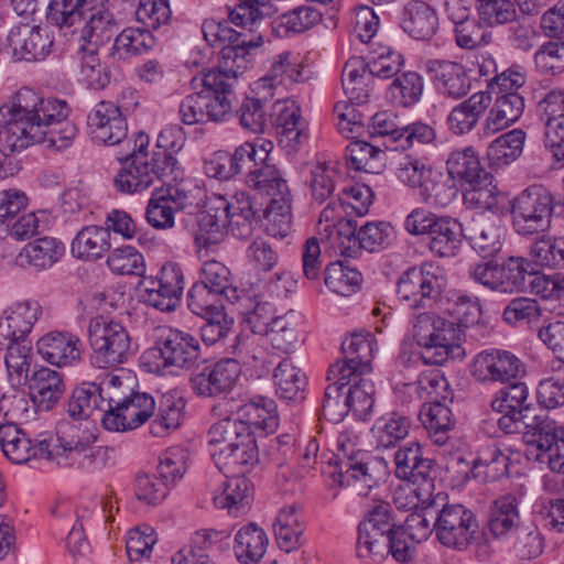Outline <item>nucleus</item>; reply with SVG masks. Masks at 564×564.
Here are the masks:
<instances>
[{
    "mask_svg": "<svg viewBox=\"0 0 564 564\" xmlns=\"http://www.w3.org/2000/svg\"><path fill=\"white\" fill-rule=\"evenodd\" d=\"M437 541L446 547L463 551L481 536L476 514L463 505H445L433 524Z\"/></svg>",
    "mask_w": 564,
    "mask_h": 564,
    "instance_id": "14",
    "label": "nucleus"
},
{
    "mask_svg": "<svg viewBox=\"0 0 564 564\" xmlns=\"http://www.w3.org/2000/svg\"><path fill=\"white\" fill-rule=\"evenodd\" d=\"M68 113L64 100L44 98L23 87L0 107V144L4 151H22L33 143L67 149L77 133L75 124L66 120Z\"/></svg>",
    "mask_w": 564,
    "mask_h": 564,
    "instance_id": "1",
    "label": "nucleus"
},
{
    "mask_svg": "<svg viewBox=\"0 0 564 564\" xmlns=\"http://www.w3.org/2000/svg\"><path fill=\"white\" fill-rule=\"evenodd\" d=\"M82 341L70 333L51 332L36 343L37 352L48 364L57 367L72 366L80 360Z\"/></svg>",
    "mask_w": 564,
    "mask_h": 564,
    "instance_id": "27",
    "label": "nucleus"
},
{
    "mask_svg": "<svg viewBox=\"0 0 564 564\" xmlns=\"http://www.w3.org/2000/svg\"><path fill=\"white\" fill-rule=\"evenodd\" d=\"M117 159L122 163L113 178L115 187L124 194L141 193L153 185L155 173L150 167L148 148L150 138L143 132L134 134L133 141H127Z\"/></svg>",
    "mask_w": 564,
    "mask_h": 564,
    "instance_id": "9",
    "label": "nucleus"
},
{
    "mask_svg": "<svg viewBox=\"0 0 564 564\" xmlns=\"http://www.w3.org/2000/svg\"><path fill=\"white\" fill-rule=\"evenodd\" d=\"M501 220L497 216L480 215L473 218L465 237L475 249L495 251L500 248Z\"/></svg>",
    "mask_w": 564,
    "mask_h": 564,
    "instance_id": "49",
    "label": "nucleus"
},
{
    "mask_svg": "<svg viewBox=\"0 0 564 564\" xmlns=\"http://www.w3.org/2000/svg\"><path fill=\"white\" fill-rule=\"evenodd\" d=\"M404 228L412 235H430L429 247L440 257H454L465 237L458 220L423 208H415L406 216Z\"/></svg>",
    "mask_w": 564,
    "mask_h": 564,
    "instance_id": "7",
    "label": "nucleus"
},
{
    "mask_svg": "<svg viewBox=\"0 0 564 564\" xmlns=\"http://www.w3.org/2000/svg\"><path fill=\"white\" fill-rule=\"evenodd\" d=\"M387 475L388 466L383 458L358 452L340 459L338 473L333 477L339 486H351L359 496H367Z\"/></svg>",
    "mask_w": 564,
    "mask_h": 564,
    "instance_id": "17",
    "label": "nucleus"
},
{
    "mask_svg": "<svg viewBox=\"0 0 564 564\" xmlns=\"http://www.w3.org/2000/svg\"><path fill=\"white\" fill-rule=\"evenodd\" d=\"M457 193L455 180L449 174L436 170L427 174L420 189L423 202L435 207L448 206L456 198Z\"/></svg>",
    "mask_w": 564,
    "mask_h": 564,
    "instance_id": "52",
    "label": "nucleus"
},
{
    "mask_svg": "<svg viewBox=\"0 0 564 564\" xmlns=\"http://www.w3.org/2000/svg\"><path fill=\"white\" fill-rule=\"evenodd\" d=\"M395 527L390 505L387 502L375 505L368 511L367 518L359 523L357 556L367 564H376L384 560L387 535Z\"/></svg>",
    "mask_w": 564,
    "mask_h": 564,
    "instance_id": "15",
    "label": "nucleus"
},
{
    "mask_svg": "<svg viewBox=\"0 0 564 564\" xmlns=\"http://www.w3.org/2000/svg\"><path fill=\"white\" fill-rule=\"evenodd\" d=\"M350 379V383L344 389L348 411L356 417L365 420L375 404V384L364 376Z\"/></svg>",
    "mask_w": 564,
    "mask_h": 564,
    "instance_id": "55",
    "label": "nucleus"
},
{
    "mask_svg": "<svg viewBox=\"0 0 564 564\" xmlns=\"http://www.w3.org/2000/svg\"><path fill=\"white\" fill-rule=\"evenodd\" d=\"M373 338L370 333H352L341 344L345 356L330 369V375H340L341 380L369 375L372 371Z\"/></svg>",
    "mask_w": 564,
    "mask_h": 564,
    "instance_id": "21",
    "label": "nucleus"
},
{
    "mask_svg": "<svg viewBox=\"0 0 564 564\" xmlns=\"http://www.w3.org/2000/svg\"><path fill=\"white\" fill-rule=\"evenodd\" d=\"M26 381L32 401L42 410H51L64 392L59 373L46 367L36 370Z\"/></svg>",
    "mask_w": 564,
    "mask_h": 564,
    "instance_id": "37",
    "label": "nucleus"
},
{
    "mask_svg": "<svg viewBox=\"0 0 564 564\" xmlns=\"http://www.w3.org/2000/svg\"><path fill=\"white\" fill-rule=\"evenodd\" d=\"M250 188L270 197L264 209L268 231L274 237H285L291 225V194L281 171L272 162L270 151L267 160H259L245 182Z\"/></svg>",
    "mask_w": 564,
    "mask_h": 564,
    "instance_id": "5",
    "label": "nucleus"
},
{
    "mask_svg": "<svg viewBox=\"0 0 564 564\" xmlns=\"http://www.w3.org/2000/svg\"><path fill=\"white\" fill-rule=\"evenodd\" d=\"M13 56L19 61L44 59L51 52L53 40L45 29L22 24L13 28L8 36Z\"/></svg>",
    "mask_w": 564,
    "mask_h": 564,
    "instance_id": "24",
    "label": "nucleus"
},
{
    "mask_svg": "<svg viewBox=\"0 0 564 564\" xmlns=\"http://www.w3.org/2000/svg\"><path fill=\"white\" fill-rule=\"evenodd\" d=\"M88 338L93 349V364L98 368L122 364L130 354L131 339L127 329L120 323L104 316L90 319Z\"/></svg>",
    "mask_w": 564,
    "mask_h": 564,
    "instance_id": "10",
    "label": "nucleus"
},
{
    "mask_svg": "<svg viewBox=\"0 0 564 564\" xmlns=\"http://www.w3.org/2000/svg\"><path fill=\"white\" fill-rule=\"evenodd\" d=\"M253 498V485L245 475L228 476L221 492L214 497V505L229 514H239L249 509Z\"/></svg>",
    "mask_w": 564,
    "mask_h": 564,
    "instance_id": "35",
    "label": "nucleus"
},
{
    "mask_svg": "<svg viewBox=\"0 0 564 564\" xmlns=\"http://www.w3.org/2000/svg\"><path fill=\"white\" fill-rule=\"evenodd\" d=\"M424 68L435 89L443 96L459 99L471 89V80L467 68L457 62L430 58Z\"/></svg>",
    "mask_w": 564,
    "mask_h": 564,
    "instance_id": "22",
    "label": "nucleus"
},
{
    "mask_svg": "<svg viewBox=\"0 0 564 564\" xmlns=\"http://www.w3.org/2000/svg\"><path fill=\"white\" fill-rule=\"evenodd\" d=\"M401 28L415 40H429L438 29V18L426 2L412 1L403 9Z\"/></svg>",
    "mask_w": 564,
    "mask_h": 564,
    "instance_id": "36",
    "label": "nucleus"
},
{
    "mask_svg": "<svg viewBox=\"0 0 564 564\" xmlns=\"http://www.w3.org/2000/svg\"><path fill=\"white\" fill-rule=\"evenodd\" d=\"M490 102L491 97L488 93L478 91L455 106L447 118L451 131L455 134H465L471 131Z\"/></svg>",
    "mask_w": 564,
    "mask_h": 564,
    "instance_id": "33",
    "label": "nucleus"
},
{
    "mask_svg": "<svg viewBox=\"0 0 564 564\" xmlns=\"http://www.w3.org/2000/svg\"><path fill=\"white\" fill-rule=\"evenodd\" d=\"M491 409L495 412H516L531 416L532 404L527 384L516 382L500 389L491 400Z\"/></svg>",
    "mask_w": 564,
    "mask_h": 564,
    "instance_id": "56",
    "label": "nucleus"
},
{
    "mask_svg": "<svg viewBox=\"0 0 564 564\" xmlns=\"http://www.w3.org/2000/svg\"><path fill=\"white\" fill-rule=\"evenodd\" d=\"M522 364L513 354L506 350L480 352L474 362V376L479 381L506 382L516 378Z\"/></svg>",
    "mask_w": 564,
    "mask_h": 564,
    "instance_id": "26",
    "label": "nucleus"
},
{
    "mask_svg": "<svg viewBox=\"0 0 564 564\" xmlns=\"http://www.w3.org/2000/svg\"><path fill=\"white\" fill-rule=\"evenodd\" d=\"M524 141L525 133L521 129L503 133L489 144L488 159L496 165H508L521 155Z\"/></svg>",
    "mask_w": 564,
    "mask_h": 564,
    "instance_id": "57",
    "label": "nucleus"
},
{
    "mask_svg": "<svg viewBox=\"0 0 564 564\" xmlns=\"http://www.w3.org/2000/svg\"><path fill=\"white\" fill-rule=\"evenodd\" d=\"M410 426V419L398 412H390L380 416L371 429L377 447H394L406 437Z\"/></svg>",
    "mask_w": 564,
    "mask_h": 564,
    "instance_id": "51",
    "label": "nucleus"
},
{
    "mask_svg": "<svg viewBox=\"0 0 564 564\" xmlns=\"http://www.w3.org/2000/svg\"><path fill=\"white\" fill-rule=\"evenodd\" d=\"M487 527L495 539L514 534L521 527L518 497L505 494L496 498L489 508Z\"/></svg>",
    "mask_w": 564,
    "mask_h": 564,
    "instance_id": "28",
    "label": "nucleus"
},
{
    "mask_svg": "<svg viewBox=\"0 0 564 564\" xmlns=\"http://www.w3.org/2000/svg\"><path fill=\"white\" fill-rule=\"evenodd\" d=\"M248 337L242 334L236 335L229 346V352L237 358H223L215 362L203 361L192 370L188 382L192 391L199 398H218L232 391L241 375L240 364L256 366L262 362L263 368L269 371L272 360L269 355L260 357L256 352L249 355Z\"/></svg>",
    "mask_w": 564,
    "mask_h": 564,
    "instance_id": "2",
    "label": "nucleus"
},
{
    "mask_svg": "<svg viewBox=\"0 0 564 564\" xmlns=\"http://www.w3.org/2000/svg\"><path fill=\"white\" fill-rule=\"evenodd\" d=\"M296 324L290 322L289 315L278 316L269 324H256L253 334H264L274 349L289 354L299 340Z\"/></svg>",
    "mask_w": 564,
    "mask_h": 564,
    "instance_id": "50",
    "label": "nucleus"
},
{
    "mask_svg": "<svg viewBox=\"0 0 564 564\" xmlns=\"http://www.w3.org/2000/svg\"><path fill=\"white\" fill-rule=\"evenodd\" d=\"M552 193L542 185H532L511 203L512 227L523 237L546 231L551 226Z\"/></svg>",
    "mask_w": 564,
    "mask_h": 564,
    "instance_id": "11",
    "label": "nucleus"
},
{
    "mask_svg": "<svg viewBox=\"0 0 564 564\" xmlns=\"http://www.w3.org/2000/svg\"><path fill=\"white\" fill-rule=\"evenodd\" d=\"M236 84L235 76H228L219 70H208L194 77L191 82L192 87L202 89L185 97L181 102L180 115L183 123L225 121L231 115L236 100Z\"/></svg>",
    "mask_w": 564,
    "mask_h": 564,
    "instance_id": "3",
    "label": "nucleus"
},
{
    "mask_svg": "<svg viewBox=\"0 0 564 564\" xmlns=\"http://www.w3.org/2000/svg\"><path fill=\"white\" fill-rule=\"evenodd\" d=\"M110 249L108 228L87 226L82 228L72 241L70 252L84 260H97Z\"/></svg>",
    "mask_w": 564,
    "mask_h": 564,
    "instance_id": "43",
    "label": "nucleus"
},
{
    "mask_svg": "<svg viewBox=\"0 0 564 564\" xmlns=\"http://www.w3.org/2000/svg\"><path fill=\"white\" fill-rule=\"evenodd\" d=\"M346 156L356 171L377 173L383 165L386 153L366 141L355 140L347 145Z\"/></svg>",
    "mask_w": 564,
    "mask_h": 564,
    "instance_id": "61",
    "label": "nucleus"
},
{
    "mask_svg": "<svg viewBox=\"0 0 564 564\" xmlns=\"http://www.w3.org/2000/svg\"><path fill=\"white\" fill-rule=\"evenodd\" d=\"M544 122V144L564 141V91H551L539 102Z\"/></svg>",
    "mask_w": 564,
    "mask_h": 564,
    "instance_id": "45",
    "label": "nucleus"
},
{
    "mask_svg": "<svg viewBox=\"0 0 564 564\" xmlns=\"http://www.w3.org/2000/svg\"><path fill=\"white\" fill-rule=\"evenodd\" d=\"M152 354L159 355L162 366L191 368L200 356V346L192 334L172 327H160Z\"/></svg>",
    "mask_w": 564,
    "mask_h": 564,
    "instance_id": "18",
    "label": "nucleus"
},
{
    "mask_svg": "<svg viewBox=\"0 0 564 564\" xmlns=\"http://www.w3.org/2000/svg\"><path fill=\"white\" fill-rule=\"evenodd\" d=\"M411 386L421 398L430 399L422 405L420 419L433 443L444 445L454 429L451 409L436 399L437 388L447 386L445 379L438 372L423 373Z\"/></svg>",
    "mask_w": 564,
    "mask_h": 564,
    "instance_id": "12",
    "label": "nucleus"
},
{
    "mask_svg": "<svg viewBox=\"0 0 564 564\" xmlns=\"http://www.w3.org/2000/svg\"><path fill=\"white\" fill-rule=\"evenodd\" d=\"M1 341L0 349L4 348L7 351L4 362L10 380L18 384L22 380L26 381L32 364L31 341L24 337H8V339H1Z\"/></svg>",
    "mask_w": 564,
    "mask_h": 564,
    "instance_id": "44",
    "label": "nucleus"
},
{
    "mask_svg": "<svg viewBox=\"0 0 564 564\" xmlns=\"http://www.w3.org/2000/svg\"><path fill=\"white\" fill-rule=\"evenodd\" d=\"M412 336L416 344L425 349L422 355L425 364L441 365L449 357L455 358L463 352L454 324L431 313L416 316Z\"/></svg>",
    "mask_w": 564,
    "mask_h": 564,
    "instance_id": "6",
    "label": "nucleus"
},
{
    "mask_svg": "<svg viewBox=\"0 0 564 564\" xmlns=\"http://www.w3.org/2000/svg\"><path fill=\"white\" fill-rule=\"evenodd\" d=\"M109 399L101 395V388L97 383H83L75 388L67 402V413L73 420H87L95 414H107L110 406Z\"/></svg>",
    "mask_w": 564,
    "mask_h": 564,
    "instance_id": "30",
    "label": "nucleus"
},
{
    "mask_svg": "<svg viewBox=\"0 0 564 564\" xmlns=\"http://www.w3.org/2000/svg\"><path fill=\"white\" fill-rule=\"evenodd\" d=\"M530 254L535 260L534 264L540 272L539 282H564V275L560 273L545 274L539 269V265L549 268L564 265V236L542 237L532 245ZM531 263L533 264V262Z\"/></svg>",
    "mask_w": 564,
    "mask_h": 564,
    "instance_id": "40",
    "label": "nucleus"
},
{
    "mask_svg": "<svg viewBox=\"0 0 564 564\" xmlns=\"http://www.w3.org/2000/svg\"><path fill=\"white\" fill-rule=\"evenodd\" d=\"M275 392L288 402H300L305 398L306 376L291 358L281 360L273 371Z\"/></svg>",
    "mask_w": 564,
    "mask_h": 564,
    "instance_id": "39",
    "label": "nucleus"
},
{
    "mask_svg": "<svg viewBox=\"0 0 564 564\" xmlns=\"http://www.w3.org/2000/svg\"><path fill=\"white\" fill-rule=\"evenodd\" d=\"M453 24L455 44L462 50H478L487 46L492 41L491 32L487 31L480 21L473 15L453 22Z\"/></svg>",
    "mask_w": 564,
    "mask_h": 564,
    "instance_id": "58",
    "label": "nucleus"
},
{
    "mask_svg": "<svg viewBox=\"0 0 564 564\" xmlns=\"http://www.w3.org/2000/svg\"><path fill=\"white\" fill-rule=\"evenodd\" d=\"M372 78L364 66V58L350 57L343 69L341 84L346 96L356 105H362L369 98V85Z\"/></svg>",
    "mask_w": 564,
    "mask_h": 564,
    "instance_id": "48",
    "label": "nucleus"
},
{
    "mask_svg": "<svg viewBox=\"0 0 564 564\" xmlns=\"http://www.w3.org/2000/svg\"><path fill=\"white\" fill-rule=\"evenodd\" d=\"M322 20V13L313 6H300L289 12L279 15L272 22V29L279 36H284L289 32H304Z\"/></svg>",
    "mask_w": 564,
    "mask_h": 564,
    "instance_id": "54",
    "label": "nucleus"
},
{
    "mask_svg": "<svg viewBox=\"0 0 564 564\" xmlns=\"http://www.w3.org/2000/svg\"><path fill=\"white\" fill-rule=\"evenodd\" d=\"M227 220L225 198L218 197L198 217V229L195 234L196 245L208 248L220 242L227 229Z\"/></svg>",
    "mask_w": 564,
    "mask_h": 564,
    "instance_id": "34",
    "label": "nucleus"
},
{
    "mask_svg": "<svg viewBox=\"0 0 564 564\" xmlns=\"http://www.w3.org/2000/svg\"><path fill=\"white\" fill-rule=\"evenodd\" d=\"M228 19L230 18L228 17ZM257 25L248 23L243 26L231 22V20H220L218 46L224 45L220 50L221 61L219 67L212 70L235 76V82H237L238 76L248 67L250 50L258 48L263 43L262 34L257 32Z\"/></svg>",
    "mask_w": 564,
    "mask_h": 564,
    "instance_id": "8",
    "label": "nucleus"
},
{
    "mask_svg": "<svg viewBox=\"0 0 564 564\" xmlns=\"http://www.w3.org/2000/svg\"><path fill=\"white\" fill-rule=\"evenodd\" d=\"M28 262L37 270H45L55 264L64 254L61 241L52 237L35 239L24 248Z\"/></svg>",
    "mask_w": 564,
    "mask_h": 564,
    "instance_id": "59",
    "label": "nucleus"
},
{
    "mask_svg": "<svg viewBox=\"0 0 564 564\" xmlns=\"http://www.w3.org/2000/svg\"><path fill=\"white\" fill-rule=\"evenodd\" d=\"M0 446L4 456L14 464H24L32 458H46L48 441L33 444L31 438L14 423L0 424Z\"/></svg>",
    "mask_w": 564,
    "mask_h": 564,
    "instance_id": "25",
    "label": "nucleus"
},
{
    "mask_svg": "<svg viewBox=\"0 0 564 564\" xmlns=\"http://www.w3.org/2000/svg\"><path fill=\"white\" fill-rule=\"evenodd\" d=\"M184 406L182 398L164 397L155 419L150 424V433L153 436L162 437L171 430L177 429L183 420Z\"/></svg>",
    "mask_w": 564,
    "mask_h": 564,
    "instance_id": "63",
    "label": "nucleus"
},
{
    "mask_svg": "<svg viewBox=\"0 0 564 564\" xmlns=\"http://www.w3.org/2000/svg\"><path fill=\"white\" fill-rule=\"evenodd\" d=\"M278 11L272 0H239V3L229 9L231 22L246 26L259 24L263 19L272 17Z\"/></svg>",
    "mask_w": 564,
    "mask_h": 564,
    "instance_id": "64",
    "label": "nucleus"
},
{
    "mask_svg": "<svg viewBox=\"0 0 564 564\" xmlns=\"http://www.w3.org/2000/svg\"><path fill=\"white\" fill-rule=\"evenodd\" d=\"M540 272L535 264L522 257H510L499 263L495 259H482L469 268V276L475 282H539Z\"/></svg>",
    "mask_w": 564,
    "mask_h": 564,
    "instance_id": "20",
    "label": "nucleus"
},
{
    "mask_svg": "<svg viewBox=\"0 0 564 564\" xmlns=\"http://www.w3.org/2000/svg\"><path fill=\"white\" fill-rule=\"evenodd\" d=\"M524 440L535 459L564 475V427L546 414H532L525 422Z\"/></svg>",
    "mask_w": 564,
    "mask_h": 564,
    "instance_id": "13",
    "label": "nucleus"
},
{
    "mask_svg": "<svg viewBox=\"0 0 564 564\" xmlns=\"http://www.w3.org/2000/svg\"><path fill=\"white\" fill-rule=\"evenodd\" d=\"M268 536L263 529L256 523L242 527L235 536L234 551L242 564L260 561L267 550Z\"/></svg>",
    "mask_w": 564,
    "mask_h": 564,
    "instance_id": "47",
    "label": "nucleus"
},
{
    "mask_svg": "<svg viewBox=\"0 0 564 564\" xmlns=\"http://www.w3.org/2000/svg\"><path fill=\"white\" fill-rule=\"evenodd\" d=\"M226 214H228L227 229L238 239H247L252 235L257 223L251 199L247 193H237L230 202L225 199Z\"/></svg>",
    "mask_w": 564,
    "mask_h": 564,
    "instance_id": "42",
    "label": "nucleus"
},
{
    "mask_svg": "<svg viewBox=\"0 0 564 564\" xmlns=\"http://www.w3.org/2000/svg\"><path fill=\"white\" fill-rule=\"evenodd\" d=\"M86 18L82 22L80 37L98 47L108 42L116 32V21L112 13L99 0L91 1Z\"/></svg>",
    "mask_w": 564,
    "mask_h": 564,
    "instance_id": "31",
    "label": "nucleus"
},
{
    "mask_svg": "<svg viewBox=\"0 0 564 564\" xmlns=\"http://www.w3.org/2000/svg\"><path fill=\"white\" fill-rule=\"evenodd\" d=\"M424 83L416 72L399 74L389 86L393 101L403 107L416 104L423 94Z\"/></svg>",
    "mask_w": 564,
    "mask_h": 564,
    "instance_id": "62",
    "label": "nucleus"
},
{
    "mask_svg": "<svg viewBox=\"0 0 564 564\" xmlns=\"http://www.w3.org/2000/svg\"><path fill=\"white\" fill-rule=\"evenodd\" d=\"M273 124L280 135V144L288 148L289 151H295L307 138L305 122L301 117L300 109L294 105L288 106L283 102H276L274 105Z\"/></svg>",
    "mask_w": 564,
    "mask_h": 564,
    "instance_id": "32",
    "label": "nucleus"
},
{
    "mask_svg": "<svg viewBox=\"0 0 564 564\" xmlns=\"http://www.w3.org/2000/svg\"><path fill=\"white\" fill-rule=\"evenodd\" d=\"M524 110V97L520 93L496 95L484 123V134L491 135L517 122Z\"/></svg>",
    "mask_w": 564,
    "mask_h": 564,
    "instance_id": "29",
    "label": "nucleus"
},
{
    "mask_svg": "<svg viewBox=\"0 0 564 564\" xmlns=\"http://www.w3.org/2000/svg\"><path fill=\"white\" fill-rule=\"evenodd\" d=\"M155 44L151 31L143 28H127L115 39L111 55L117 59H127L150 51Z\"/></svg>",
    "mask_w": 564,
    "mask_h": 564,
    "instance_id": "53",
    "label": "nucleus"
},
{
    "mask_svg": "<svg viewBox=\"0 0 564 564\" xmlns=\"http://www.w3.org/2000/svg\"><path fill=\"white\" fill-rule=\"evenodd\" d=\"M96 441L97 436L93 433L80 431L78 425L69 421H59L56 437L48 440L46 459L62 467L100 470L109 459V448L97 446Z\"/></svg>",
    "mask_w": 564,
    "mask_h": 564,
    "instance_id": "4",
    "label": "nucleus"
},
{
    "mask_svg": "<svg viewBox=\"0 0 564 564\" xmlns=\"http://www.w3.org/2000/svg\"><path fill=\"white\" fill-rule=\"evenodd\" d=\"M209 444L230 447L241 441L250 442L253 437L249 427L239 422L232 414L212 425L208 432Z\"/></svg>",
    "mask_w": 564,
    "mask_h": 564,
    "instance_id": "60",
    "label": "nucleus"
},
{
    "mask_svg": "<svg viewBox=\"0 0 564 564\" xmlns=\"http://www.w3.org/2000/svg\"><path fill=\"white\" fill-rule=\"evenodd\" d=\"M214 458L221 470L234 475H245L259 463V452L254 436L250 442L241 441L230 447H220Z\"/></svg>",
    "mask_w": 564,
    "mask_h": 564,
    "instance_id": "38",
    "label": "nucleus"
},
{
    "mask_svg": "<svg viewBox=\"0 0 564 564\" xmlns=\"http://www.w3.org/2000/svg\"><path fill=\"white\" fill-rule=\"evenodd\" d=\"M446 165L448 174L465 185L477 183L482 178L489 180L491 175L486 171L479 154L471 147L452 152Z\"/></svg>",
    "mask_w": 564,
    "mask_h": 564,
    "instance_id": "41",
    "label": "nucleus"
},
{
    "mask_svg": "<svg viewBox=\"0 0 564 564\" xmlns=\"http://www.w3.org/2000/svg\"><path fill=\"white\" fill-rule=\"evenodd\" d=\"M112 403L102 414V426L110 432H126L134 430L145 423L155 410L152 395L145 392L109 394Z\"/></svg>",
    "mask_w": 564,
    "mask_h": 564,
    "instance_id": "16",
    "label": "nucleus"
},
{
    "mask_svg": "<svg viewBox=\"0 0 564 564\" xmlns=\"http://www.w3.org/2000/svg\"><path fill=\"white\" fill-rule=\"evenodd\" d=\"M394 465L397 478L413 485L433 487L434 460L424 457L423 448L419 443L413 442L400 447L394 454Z\"/></svg>",
    "mask_w": 564,
    "mask_h": 564,
    "instance_id": "23",
    "label": "nucleus"
},
{
    "mask_svg": "<svg viewBox=\"0 0 564 564\" xmlns=\"http://www.w3.org/2000/svg\"><path fill=\"white\" fill-rule=\"evenodd\" d=\"M440 299L447 303L446 310L454 318L448 323L454 324L456 338H458L459 344L465 329L478 323L481 314L480 305L477 299H471L467 295L460 294L459 292H452L447 295H441Z\"/></svg>",
    "mask_w": 564,
    "mask_h": 564,
    "instance_id": "46",
    "label": "nucleus"
},
{
    "mask_svg": "<svg viewBox=\"0 0 564 564\" xmlns=\"http://www.w3.org/2000/svg\"><path fill=\"white\" fill-rule=\"evenodd\" d=\"M87 126L91 139L96 143L106 145H119L120 149L127 145L128 124L119 106L112 101H100L89 112Z\"/></svg>",
    "mask_w": 564,
    "mask_h": 564,
    "instance_id": "19",
    "label": "nucleus"
}]
</instances>
